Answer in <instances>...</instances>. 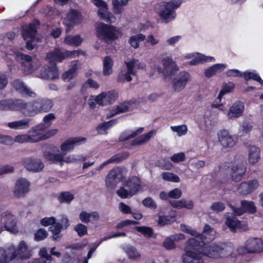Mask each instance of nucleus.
<instances>
[{"label": "nucleus", "instance_id": "obj_1", "mask_svg": "<svg viewBox=\"0 0 263 263\" xmlns=\"http://www.w3.org/2000/svg\"><path fill=\"white\" fill-rule=\"evenodd\" d=\"M180 229L182 232L194 237L188 239L186 242L184 253L181 256L182 263H204L200 256L194 250L214 240L216 231L208 224L204 226L202 233H198L191 227L184 224H180Z\"/></svg>", "mask_w": 263, "mask_h": 263}, {"label": "nucleus", "instance_id": "obj_2", "mask_svg": "<svg viewBox=\"0 0 263 263\" xmlns=\"http://www.w3.org/2000/svg\"><path fill=\"white\" fill-rule=\"evenodd\" d=\"M81 54H83V51L80 50L62 52L59 49H55L53 51L49 52L45 59V61L49 65L46 64L42 67L39 77L49 80L57 79L59 73L56 63L60 62L66 58H74Z\"/></svg>", "mask_w": 263, "mask_h": 263}, {"label": "nucleus", "instance_id": "obj_3", "mask_svg": "<svg viewBox=\"0 0 263 263\" xmlns=\"http://www.w3.org/2000/svg\"><path fill=\"white\" fill-rule=\"evenodd\" d=\"M86 141V139L83 137L71 138L61 144L60 151L57 146H49L47 150L43 152V157L52 163L58 164L63 160V157L68 152L73 149L75 146L84 143Z\"/></svg>", "mask_w": 263, "mask_h": 263}, {"label": "nucleus", "instance_id": "obj_4", "mask_svg": "<svg viewBox=\"0 0 263 263\" xmlns=\"http://www.w3.org/2000/svg\"><path fill=\"white\" fill-rule=\"evenodd\" d=\"M200 250H194L199 255L203 260L202 256L211 259L226 258L232 255L234 250V246L231 244L213 243L208 245H203Z\"/></svg>", "mask_w": 263, "mask_h": 263}, {"label": "nucleus", "instance_id": "obj_5", "mask_svg": "<svg viewBox=\"0 0 263 263\" xmlns=\"http://www.w3.org/2000/svg\"><path fill=\"white\" fill-rule=\"evenodd\" d=\"M31 256L32 250L24 240L20 241L15 249L12 245L7 250L0 247V263H7L17 256L21 259H28Z\"/></svg>", "mask_w": 263, "mask_h": 263}, {"label": "nucleus", "instance_id": "obj_6", "mask_svg": "<svg viewBox=\"0 0 263 263\" xmlns=\"http://www.w3.org/2000/svg\"><path fill=\"white\" fill-rule=\"evenodd\" d=\"M1 49L9 60H12L16 58L24 60L23 70L27 74L34 72L39 67L40 64L38 62L32 61V58L30 55L17 51L10 46H3L1 48Z\"/></svg>", "mask_w": 263, "mask_h": 263}, {"label": "nucleus", "instance_id": "obj_7", "mask_svg": "<svg viewBox=\"0 0 263 263\" xmlns=\"http://www.w3.org/2000/svg\"><path fill=\"white\" fill-rule=\"evenodd\" d=\"M181 4L180 0L163 2L155 6V11L161 19L165 22H168L175 18V11Z\"/></svg>", "mask_w": 263, "mask_h": 263}, {"label": "nucleus", "instance_id": "obj_8", "mask_svg": "<svg viewBox=\"0 0 263 263\" xmlns=\"http://www.w3.org/2000/svg\"><path fill=\"white\" fill-rule=\"evenodd\" d=\"M161 64L162 68L158 65H154L150 72V74L153 76L155 71H157L159 73H162L164 78L166 79L175 74L179 71V68L175 61L170 57H166L161 60Z\"/></svg>", "mask_w": 263, "mask_h": 263}, {"label": "nucleus", "instance_id": "obj_9", "mask_svg": "<svg viewBox=\"0 0 263 263\" xmlns=\"http://www.w3.org/2000/svg\"><path fill=\"white\" fill-rule=\"evenodd\" d=\"M96 33L99 38L105 40L114 41L121 35L119 29L104 23H99L97 25Z\"/></svg>", "mask_w": 263, "mask_h": 263}, {"label": "nucleus", "instance_id": "obj_10", "mask_svg": "<svg viewBox=\"0 0 263 263\" xmlns=\"http://www.w3.org/2000/svg\"><path fill=\"white\" fill-rule=\"evenodd\" d=\"M263 251V241L257 238H250L247 240L245 245L237 249L239 254L257 253Z\"/></svg>", "mask_w": 263, "mask_h": 263}, {"label": "nucleus", "instance_id": "obj_11", "mask_svg": "<svg viewBox=\"0 0 263 263\" xmlns=\"http://www.w3.org/2000/svg\"><path fill=\"white\" fill-rule=\"evenodd\" d=\"M70 226V221L66 215H61V218L58 222L50 228L52 233V238L53 240L59 241L63 235L61 234L62 230L67 229Z\"/></svg>", "mask_w": 263, "mask_h": 263}, {"label": "nucleus", "instance_id": "obj_12", "mask_svg": "<svg viewBox=\"0 0 263 263\" xmlns=\"http://www.w3.org/2000/svg\"><path fill=\"white\" fill-rule=\"evenodd\" d=\"M39 25V22L34 21L29 25H25L23 27V37L26 41V48L28 50H32L34 46L32 44L34 41L35 35L36 31V26Z\"/></svg>", "mask_w": 263, "mask_h": 263}, {"label": "nucleus", "instance_id": "obj_13", "mask_svg": "<svg viewBox=\"0 0 263 263\" xmlns=\"http://www.w3.org/2000/svg\"><path fill=\"white\" fill-rule=\"evenodd\" d=\"M191 75L185 71H180L172 80V87L175 92H179L183 90L187 83L190 81Z\"/></svg>", "mask_w": 263, "mask_h": 263}, {"label": "nucleus", "instance_id": "obj_14", "mask_svg": "<svg viewBox=\"0 0 263 263\" xmlns=\"http://www.w3.org/2000/svg\"><path fill=\"white\" fill-rule=\"evenodd\" d=\"M91 2L98 8V14L102 20L108 23L115 21V16L108 11L107 5L105 2L102 0H91Z\"/></svg>", "mask_w": 263, "mask_h": 263}, {"label": "nucleus", "instance_id": "obj_15", "mask_svg": "<svg viewBox=\"0 0 263 263\" xmlns=\"http://www.w3.org/2000/svg\"><path fill=\"white\" fill-rule=\"evenodd\" d=\"M218 140L221 145L225 148H231L237 142L238 138L232 135L227 130H221L218 135Z\"/></svg>", "mask_w": 263, "mask_h": 263}, {"label": "nucleus", "instance_id": "obj_16", "mask_svg": "<svg viewBox=\"0 0 263 263\" xmlns=\"http://www.w3.org/2000/svg\"><path fill=\"white\" fill-rule=\"evenodd\" d=\"M12 87L20 95L32 98L36 97V93L28 87L22 80L15 79L11 82Z\"/></svg>", "mask_w": 263, "mask_h": 263}, {"label": "nucleus", "instance_id": "obj_17", "mask_svg": "<svg viewBox=\"0 0 263 263\" xmlns=\"http://www.w3.org/2000/svg\"><path fill=\"white\" fill-rule=\"evenodd\" d=\"M129 156V153L127 152H124L120 154H118L106 161L103 162L100 165L94 168L91 172V175L98 174L101 170L109 164L121 162L126 159Z\"/></svg>", "mask_w": 263, "mask_h": 263}, {"label": "nucleus", "instance_id": "obj_18", "mask_svg": "<svg viewBox=\"0 0 263 263\" xmlns=\"http://www.w3.org/2000/svg\"><path fill=\"white\" fill-rule=\"evenodd\" d=\"M129 156V153L127 152H124L120 154H118L106 161L103 162L100 165L94 168L91 172V175L98 174L101 170L109 164L121 162L126 159Z\"/></svg>", "mask_w": 263, "mask_h": 263}, {"label": "nucleus", "instance_id": "obj_19", "mask_svg": "<svg viewBox=\"0 0 263 263\" xmlns=\"http://www.w3.org/2000/svg\"><path fill=\"white\" fill-rule=\"evenodd\" d=\"M82 21V17L80 13L76 10L71 9L64 18L63 24L66 26L68 30L73 26L80 24Z\"/></svg>", "mask_w": 263, "mask_h": 263}, {"label": "nucleus", "instance_id": "obj_20", "mask_svg": "<svg viewBox=\"0 0 263 263\" xmlns=\"http://www.w3.org/2000/svg\"><path fill=\"white\" fill-rule=\"evenodd\" d=\"M46 126L42 124H39L31 128L29 132L31 143H36L45 140L44 132Z\"/></svg>", "mask_w": 263, "mask_h": 263}, {"label": "nucleus", "instance_id": "obj_21", "mask_svg": "<svg viewBox=\"0 0 263 263\" xmlns=\"http://www.w3.org/2000/svg\"><path fill=\"white\" fill-rule=\"evenodd\" d=\"M225 223L232 232H235L236 229L241 231H245L248 229V225L246 222L239 221L232 214L227 216Z\"/></svg>", "mask_w": 263, "mask_h": 263}, {"label": "nucleus", "instance_id": "obj_22", "mask_svg": "<svg viewBox=\"0 0 263 263\" xmlns=\"http://www.w3.org/2000/svg\"><path fill=\"white\" fill-rule=\"evenodd\" d=\"M91 98H94L98 104L105 105L114 102L117 98V95L114 91L103 92L96 97L92 96Z\"/></svg>", "mask_w": 263, "mask_h": 263}, {"label": "nucleus", "instance_id": "obj_23", "mask_svg": "<svg viewBox=\"0 0 263 263\" xmlns=\"http://www.w3.org/2000/svg\"><path fill=\"white\" fill-rule=\"evenodd\" d=\"M30 183L25 179H18L13 189V194L17 197L25 196L29 191Z\"/></svg>", "mask_w": 263, "mask_h": 263}, {"label": "nucleus", "instance_id": "obj_24", "mask_svg": "<svg viewBox=\"0 0 263 263\" xmlns=\"http://www.w3.org/2000/svg\"><path fill=\"white\" fill-rule=\"evenodd\" d=\"M241 208H232V210L236 215L240 216L244 213L254 214L256 212V206L254 202L243 200L241 201Z\"/></svg>", "mask_w": 263, "mask_h": 263}, {"label": "nucleus", "instance_id": "obj_25", "mask_svg": "<svg viewBox=\"0 0 263 263\" xmlns=\"http://www.w3.org/2000/svg\"><path fill=\"white\" fill-rule=\"evenodd\" d=\"M23 165L27 170L33 172L41 171L44 167V163L40 159L31 158L25 159Z\"/></svg>", "mask_w": 263, "mask_h": 263}, {"label": "nucleus", "instance_id": "obj_26", "mask_svg": "<svg viewBox=\"0 0 263 263\" xmlns=\"http://www.w3.org/2000/svg\"><path fill=\"white\" fill-rule=\"evenodd\" d=\"M1 222L4 225L6 229L11 232H14L16 230V218L10 212L7 211L3 215L1 218Z\"/></svg>", "mask_w": 263, "mask_h": 263}, {"label": "nucleus", "instance_id": "obj_27", "mask_svg": "<svg viewBox=\"0 0 263 263\" xmlns=\"http://www.w3.org/2000/svg\"><path fill=\"white\" fill-rule=\"evenodd\" d=\"M259 186L256 180H251L242 182L238 187V192L241 195H248L253 192Z\"/></svg>", "mask_w": 263, "mask_h": 263}, {"label": "nucleus", "instance_id": "obj_28", "mask_svg": "<svg viewBox=\"0 0 263 263\" xmlns=\"http://www.w3.org/2000/svg\"><path fill=\"white\" fill-rule=\"evenodd\" d=\"M245 109L243 103L241 101H237L230 107L227 116L230 119H234L241 116Z\"/></svg>", "mask_w": 263, "mask_h": 263}, {"label": "nucleus", "instance_id": "obj_29", "mask_svg": "<svg viewBox=\"0 0 263 263\" xmlns=\"http://www.w3.org/2000/svg\"><path fill=\"white\" fill-rule=\"evenodd\" d=\"M231 170V175L232 180L235 182H238L241 180L246 169L243 164L239 163L233 165Z\"/></svg>", "mask_w": 263, "mask_h": 263}, {"label": "nucleus", "instance_id": "obj_30", "mask_svg": "<svg viewBox=\"0 0 263 263\" xmlns=\"http://www.w3.org/2000/svg\"><path fill=\"white\" fill-rule=\"evenodd\" d=\"M30 119L25 118L8 122L7 125L9 128L14 130L26 129L30 127Z\"/></svg>", "mask_w": 263, "mask_h": 263}, {"label": "nucleus", "instance_id": "obj_31", "mask_svg": "<svg viewBox=\"0 0 263 263\" xmlns=\"http://www.w3.org/2000/svg\"><path fill=\"white\" fill-rule=\"evenodd\" d=\"M215 59L213 57L206 56L200 53H195L193 59L189 62L191 66L197 65L206 62H215Z\"/></svg>", "mask_w": 263, "mask_h": 263}, {"label": "nucleus", "instance_id": "obj_32", "mask_svg": "<svg viewBox=\"0 0 263 263\" xmlns=\"http://www.w3.org/2000/svg\"><path fill=\"white\" fill-rule=\"evenodd\" d=\"M20 111L23 115L32 117L30 102H26L22 99H16V111Z\"/></svg>", "mask_w": 263, "mask_h": 263}, {"label": "nucleus", "instance_id": "obj_33", "mask_svg": "<svg viewBox=\"0 0 263 263\" xmlns=\"http://www.w3.org/2000/svg\"><path fill=\"white\" fill-rule=\"evenodd\" d=\"M260 149L254 145L248 148V162L251 165H254L260 160Z\"/></svg>", "mask_w": 263, "mask_h": 263}, {"label": "nucleus", "instance_id": "obj_34", "mask_svg": "<svg viewBox=\"0 0 263 263\" xmlns=\"http://www.w3.org/2000/svg\"><path fill=\"white\" fill-rule=\"evenodd\" d=\"M99 218L100 215L97 212L88 213L86 211H83L79 214V219L82 222L85 223L97 221L99 220Z\"/></svg>", "mask_w": 263, "mask_h": 263}, {"label": "nucleus", "instance_id": "obj_35", "mask_svg": "<svg viewBox=\"0 0 263 263\" xmlns=\"http://www.w3.org/2000/svg\"><path fill=\"white\" fill-rule=\"evenodd\" d=\"M16 99H6L0 100V110L16 111Z\"/></svg>", "mask_w": 263, "mask_h": 263}, {"label": "nucleus", "instance_id": "obj_36", "mask_svg": "<svg viewBox=\"0 0 263 263\" xmlns=\"http://www.w3.org/2000/svg\"><path fill=\"white\" fill-rule=\"evenodd\" d=\"M125 184L134 195L141 190V181L137 177H133L129 179L126 181Z\"/></svg>", "mask_w": 263, "mask_h": 263}, {"label": "nucleus", "instance_id": "obj_37", "mask_svg": "<svg viewBox=\"0 0 263 263\" xmlns=\"http://www.w3.org/2000/svg\"><path fill=\"white\" fill-rule=\"evenodd\" d=\"M127 69L129 71L133 72L136 75L137 71L140 69H144L146 67V64L137 59H133L128 62H125Z\"/></svg>", "mask_w": 263, "mask_h": 263}, {"label": "nucleus", "instance_id": "obj_38", "mask_svg": "<svg viewBox=\"0 0 263 263\" xmlns=\"http://www.w3.org/2000/svg\"><path fill=\"white\" fill-rule=\"evenodd\" d=\"M227 67V65L224 64H216L204 71V75L207 78H210L217 73H220L223 71Z\"/></svg>", "mask_w": 263, "mask_h": 263}, {"label": "nucleus", "instance_id": "obj_39", "mask_svg": "<svg viewBox=\"0 0 263 263\" xmlns=\"http://www.w3.org/2000/svg\"><path fill=\"white\" fill-rule=\"evenodd\" d=\"M83 40V39L80 35L75 36L68 35L64 39V43L69 46L78 47L81 44Z\"/></svg>", "mask_w": 263, "mask_h": 263}, {"label": "nucleus", "instance_id": "obj_40", "mask_svg": "<svg viewBox=\"0 0 263 263\" xmlns=\"http://www.w3.org/2000/svg\"><path fill=\"white\" fill-rule=\"evenodd\" d=\"M130 0H111L113 11L115 14H121L124 11L123 7L127 5Z\"/></svg>", "mask_w": 263, "mask_h": 263}, {"label": "nucleus", "instance_id": "obj_41", "mask_svg": "<svg viewBox=\"0 0 263 263\" xmlns=\"http://www.w3.org/2000/svg\"><path fill=\"white\" fill-rule=\"evenodd\" d=\"M132 109L131 104L130 102H124L117 106L115 109L111 111L110 115H107V117L110 118L112 116H115L118 114L125 112L130 110Z\"/></svg>", "mask_w": 263, "mask_h": 263}, {"label": "nucleus", "instance_id": "obj_42", "mask_svg": "<svg viewBox=\"0 0 263 263\" xmlns=\"http://www.w3.org/2000/svg\"><path fill=\"white\" fill-rule=\"evenodd\" d=\"M156 133V131L154 130H152L148 132L147 133L144 134L139 137L138 138L134 140L133 141V145H140L148 141L150 139L153 137L154 135Z\"/></svg>", "mask_w": 263, "mask_h": 263}, {"label": "nucleus", "instance_id": "obj_43", "mask_svg": "<svg viewBox=\"0 0 263 263\" xmlns=\"http://www.w3.org/2000/svg\"><path fill=\"white\" fill-rule=\"evenodd\" d=\"M37 102L39 105L40 113L49 111L53 106L52 100L47 98L39 99Z\"/></svg>", "mask_w": 263, "mask_h": 263}, {"label": "nucleus", "instance_id": "obj_44", "mask_svg": "<svg viewBox=\"0 0 263 263\" xmlns=\"http://www.w3.org/2000/svg\"><path fill=\"white\" fill-rule=\"evenodd\" d=\"M87 158L82 155H70L67 157L64 156L63 160H61L59 163L62 165L63 162L67 163H74L78 162L84 161Z\"/></svg>", "mask_w": 263, "mask_h": 263}, {"label": "nucleus", "instance_id": "obj_45", "mask_svg": "<svg viewBox=\"0 0 263 263\" xmlns=\"http://www.w3.org/2000/svg\"><path fill=\"white\" fill-rule=\"evenodd\" d=\"M145 39V35L139 33L131 36L128 40V43L132 47L136 49L139 47L140 42L143 41Z\"/></svg>", "mask_w": 263, "mask_h": 263}, {"label": "nucleus", "instance_id": "obj_46", "mask_svg": "<svg viewBox=\"0 0 263 263\" xmlns=\"http://www.w3.org/2000/svg\"><path fill=\"white\" fill-rule=\"evenodd\" d=\"M114 65V61L109 57H106L103 60V72L104 76H109L112 72V67Z\"/></svg>", "mask_w": 263, "mask_h": 263}, {"label": "nucleus", "instance_id": "obj_47", "mask_svg": "<svg viewBox=\"0 0 263 263\" xmlns=\"http://www.w3.org/2000/svg\"><path fill=\"white\" fill-rule=\"evenodd\" d=\"M119 182L127 174V170L123 167H115L109 172Z\"/></svg>", "mask_w": 263, "mask_h": 263}, {"label": "nucleus", "instance_id": "obj_48", "mask_svg": "<svg viewBox=\"0 0 263 263\" xmlns=\"http://www.w3.org/2000/svg\"><path fill=\"white\" fill-rule=\"evenodd\" d=\"M142 127L139 128L135 131H126L122 133L120 136L119 139L121 141H124L129 138H134L143 132Z\"/></svg>", "mask_w": 263, "mask_h": 263}, {"label": "nucleus", "instance_id": "obj_49", "mask_svg": "<svg viewBox=\"0 0 263 263\" xmlns=\"http://www.w3.org/2000/svg\"><path fill=\"white\" fill-rule=\"evenodd\" d=\"M126 253L130 259L138 260L141 258V255L139 251L133 247H129L126 248Z\"/></svg>", "mask_w": 263, "mask_h": 263}, {"label": "nucleus", "instance_id": "obj_50", "mask_svg": "<svg viewBox=\"0 0 263 263\" xmlns=\"http://www.w3.org/2000/svg\"><path fill=\"white\" fill-rule=\"evenodd\" d=\"M170 128L172 132L176 133L178 137H181L185 135L188 130L187 127L185 124L171 126Z\"/></svg>", "mask_w": 263, "mask_h": 263}, {"label": "nucleus", "instance_id": "obj_51", "mask_svg": "<svg viewBox=\"0 0 263 263\" xmlns=\"http://www.w3.org/2000/svg\"><path fill=\"white\" fill-rule=\"evenodd\" d=\"M131 75L135 76V74L133 72L129 71L128 69H127L126 71H121L119 74L117 81L120 83H124L125 81L130 82L132 80Z\"/></svg>", "mask_w": 263, "mask_h": 263}, {"label": "nucleus", "instance_id": "obj_52", "mask_svg": "<svg viewBox=\"0 0 263 263\" xmlns=\"http://www.w3.org/2000/svg\"><path fill=\"white\" fill-rule=\"evenodd\" d=\"M117 194L122 198H127L134 196V194L125 183L117 191Z\"/></svg>", "mask_w": 263, "mask_h": 263}, {"label": "nucleus", "instance_id": "obj_53", "mask_svg": "<svg viewBox=\"0 0 263 263\" xmlns=\"http://www.w3.org/2000/svg\"><path fill=\"white\" fill-rule=\"evenodd\" d=\"M73 199L74 195L70 192L61 193L58 197L59 202L62 203H69Z\"/></svg>", "mask_w": 263, "mask_h": 263}, {"label": "nucleus", "instance_id": "obj_54", "mask_svg": "<svg viewBox=\"0 0 263 263\" xmlns=\"http://www.w3.org/2000/svg\"><path fill=\"white\" fill-rule=\"evenodd\" d=\"M243 77L246 80L252 79L258 82L260 84H263V81L255 71H246L243 73Z\"/></svg>", "mask_w": 263, "mask_h": 263}, {"label": "nucleus", "instance_id": "obj_55", "mask_svg": "<svg viewBox=\"0 0 263 263\" xmlns=\"http://www.w3.org/2000/svg\"><path fill=\"white\" fill-rule=\"evenodd\" d=\"M14 143H31L28 134H20L16 136L14 138H12V142L8 145H11Z\"/></svg>", "mask_w": 263, "mask_h": 263}, {"label": "nucleus", "instance_id": "obj_56", "mask_svg": "<svg viewBox=\"0 0 263 263\" xmlns=\"http://www.w3.org/2000/svg\"><path fill=\"white\" fill-rule=\"evenodd\" d=\"M253 126L251 123L245 121L240 124L239 128V133L241 136H244L249 134L252 129Z\"/></svg>", "mask_w": 263, "mask_h": 263}, {"label": "nucleus", "instance_id": "obj_57", "mask_svg": "<svg viewBox=\"0 0 263 263\" xmlns=\"http://www.w3.org/2000/svg\"><path fill=\"white\" fill-rule=\"evenodd\" d=\"M115 124V122L114 121H110L100 124L97 127L98 132L101 135L106 134L107 130Z\"/></svg>", "mask_w": 263, "mask_h": 263}, {"label": "nucleus", "instance_id": "obj_58", "mask_svg": "<svg viewBox=\"0 0 263 263\" xmlns=\"http://www.w3.org/2000/svg\"><path fill=\"white\" fill-rule=\"evenodd\" d=\"M162 178L166 181H171L173 182H179L180 181L179 177L172 173L163 172L162 174Z\"/></svg>", "mask_w": 263, "mask_h": 263}, {"label": "nucleus", "instance_id": "obj_59", "mask_svg": "<svg viewBox=\"0 0 263 263\" xmlns=\"http://www.w3.org/2000/svg\"><path fill=\"white\" fill-rule=\"evenodd\" d=\"M174 220V217L168 216H160L158 219V224L161 226L171 224Z\"/></svg>", "mask_w": 263, "mask_h": 263}, {"label": "nucleus", "instance_id": "obj_60", "mask_svg": "<svg viewBox=\"0 0 263 263\" xmlns=\"http://www.w3.org/2000/svg\"><path fill=\"white\" fill-rule=\"evenodd\" d=\"M109 172L106 178V184L107 187L109 189L114 188L116 185L119 183L116 179V178Z\"/></svg>", "mask_w": 263, "mask_h": 263}, {"label": "nucleus", "instance_id": "obj_61", "mask_svg": "<svg viewBox=\"0 0 263 263\" xmlns=\"http://www.w3.org/2000/svg\"><path fill=\"white\" fill-rule=\"evenodd\" d=\"M185 158V154L183 152L176 153L170 157V160L174 163H179L183 162Z\"/></svg>", "mask_w": 263, "mask_h": 263}, {"label": "nucleus", "instance_id": "obj_62", "mask_svg": "<svg viewBox=\"0 0 263 263\" xmlns=\"http://www.w3.org/2000/svg\"><path fill=\"white\" fill-rule=\"evenodd\" d=\"M174 240L170 236L165 239L163 242V246L167 250H172L176 248Z\"/></svg>", "mask_w": 263, "mask_h": 263}, {"label": "nucleus", "instance_id": "obj_63", "mask_svg": "<svg viewBox=\"0 0 263 263\" xmlns=\"http://www.w3.org/2000/svg\"><path fill=\"white\" fill-rule=\"evenodd\" d=\"M48 236L47 232L43 229H39L34 234V239L36 241L45 239Z\"/></svg>", "mask_w": 263, "mask_h": 263}, {"label": "nucleus", "instance_id": "obj_64", "mask_svg": "<svg viewBox=\"0 0 263 263\" xmlns=\"http://www.w3.org/2000/svg\"><path fill=\"white\" fill-rule=\"evenodd\" d=\"M74 230L79 236H83L87 234V227L82 223H79L76 226Z\"/></svg>", "mask_w": 263, "mask_h": 263}]
</instances>
